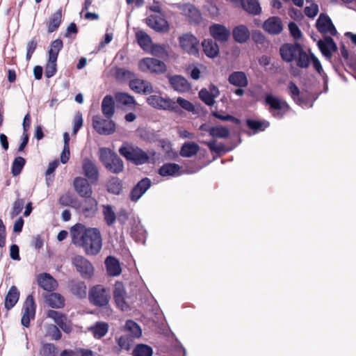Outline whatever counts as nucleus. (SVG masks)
Returning <instances> with one entry per match:
<instances>
[{
	"label": "nucleus",
	"mask_w": 356,
	"mask_h": 356,
	"mask_svg": "<svg viewBox=\"0 0 356 356\" xmlns=\"http://www.w3.org/2000/svg\"><path fill=\"white\" fill-rule=\"evenodd\" d=\"M72 243L83 249L88 255L97 254L102 247L100 232L96 228H86L81 224L74 225L71 229Z\"/></svg>",
	"instance_id": "nucleus-1"
},
{
	"label": "nucleus",
	"mask_w": 356,
	"mask_h": 356,
	"mask_svg": "<svg viewBox=\"0 0 356 356\" xmlns=\"http://www.w3.org/2000/svg\"><path fill=\"white\" fill-rule=\"evenodd\" d=\"M118 151L121 156L136 165L149 163V155H155L154 151H149L147 153L138 146L131 145L127 143H124Z\"/></svg>",
	"instance_id": "nucleus-2"
},
{
	"label": "nucleus",
	"mask_w": 356,
	"mask_h": 356,
	"mask_svg": "<svg viewBox=\"0 0 356 356\" xmlns=\"http://www.w3.org/2000/svg\"><path fill=\"white\" fill-rule=\"evenodd\" d=\"M99 159L104 167L113 174H119L124 170V162L122 159L108 148L99 149Z\"/></svg>",
	"instance_id": "nucleus-3"
},
{
	"label": "nucleus",
	"mask_w": 356,
	"mask_h": 356,
	"mask_svg": "<svg viewBox=\"0 0 356 356\" xmlns=\"http://www.w3.org/2000/svg\"><path fill=\"white\" fill-rule=\"evenodd\" d=\"M265 104L269 106V111L272 115L277 119L282 118L290 108L286 101L282 100L271 94L266 95Z\"/></svg>",
	"instance_id": "nucleus-4"
},
{
	"label": "nucleus",
	"mask_w": 356,
	"mask_h": 356,
	"mask_svg": "<svg viewBox=\"0 0 356 356\" xmlns=\"http://www.w3.org/2000/svg\"><path fill=\"white\" fill-rule=\"evenodd\" d=\"M147 102L152 107L158 109L169 110L178 113L179 107L175 102L170 98H163L156 95H150L147 98Z\"/></svg>",
	"instance_id": "nucleus-5"
},
{
	"label": "nucleus",
	"mask_w": 356,
	"mask_h": 356,
	"mask_svg": "<svg viewBox=\"0 0 356 356\" xmlns=\"http://www.w3.org/2000/svg\"><path fill=\"white\" fill-rule=\"evenodd\" d=\"M138 67L143 72L162 74L166 71L165 64L154 58H143L139 61Z\"/></svg>",
	"instance_id": "nucleus-6"
},
{
	"label": "nucleus",
	"mask_w": 356,
	"mask_h": 356,
	"mask_svg": "<svg viewBox=\"0 0 356 356\" xmlns=\"http://www.w3.org/2000/svg\"><path fill=\"white\" fill-rule=\"evenodd\" d=\"M92 127L100 135L108 136L115 131V123L113 120L98 115L92 117Z\"/></svg>",
	"instance_id": "nucleus-7"
},
{
	"label": "nucleus",
	"mask_w": 356,
	"mask_h": 356,
	"mask_svg": "<svg viewBox=\"0 0 356 356\" xmlns=\"http://www.w3.org/2000/svg\"><path fill=\"white\" fill-rule=\"evenodd\" d=\"M36 305L33 296H27L22 307V325L25 327L30 326L31 320L34 319L35 315Z\"/></svg>",
	"instance_id": "nucleus-8"
},
{
	"label": "nucleus",
	"mask_w": 356,
	"mask_h": 356,
	"mask_svg": "<svg viewBox=\"0 0 356 356\" xmlns=\"http://www.w3.org/2000/svg\"><path fill=\"white\" fill-rule=\"evenodd\" d=\"M72 264L84 278H90L94 273L92 264L84 257L76 255L72 258Z\"/></svg>",
	"instance_id": "nucleus-9"
},
{
	"label": "nucleus",
	"mask_w": 356,
	"mask_h": 356,
	"mask_svg": "<svg viewBox=\"0 0 356 356\" xmlns=\"http://www.w3.org/2000/svg\"><path fill=\"white\" fill-rule=\"evenodd\" d=\"M109 291L101 286H94L90 293V300L95 305L105 306L109 302Z\"/></svg>",
	"instance_id": "nucleus-10"
},
{
	"label": "nucleus",
	"mask_w": 356,
	"mask_h": 356,
	"mask_svg": "<svg viewBox=\"0 0 356 356\" xmlns=\"http://www.w3.org/2000/svg\"><path fill=\"white\" fill-rule=\"evenodd\" d=\"M302 47L298 42L283 44L280 48L282 59L286 63L294 61Z\"/></svg>",
	"instance_id": "nucleus-11"
},
{
	"label": "nucleus",
	"mask_w": 356,
	"mask_h": 356,
	"mask_svg": "<svg viewBox=\"0 0 356 356\" xmlns=\"http://www.w3.org/2000/svg\"><path fill=\"white\" fill-rule=\"evenodd\" d=\"M288 90L291 97L298 105L302 108H310L313 106V102L300 93V89L293 81L289 83Z\"/></svg>",
	"instance_id": "nucleus-12"
},
{
	"label": "nucleus",
	"mask_w": 356,
	"mask_h": 356,
	"mask_svg": "<svg viewBox=\"0 0 356 356\" xmlns=\"http://www.w3.org/2000/svg\"><path fill=\"white\" fill-rule=\"evenodd\" d=\"M179 44L181 49L191 55H197L199 53V41L192 34H184L179 38Z\"/></svg>",
	"instance_id": "nucleus-13"
},
{
	"label": "nucleus",
	"mask_w": 356,
	"mask_h": 356,
	"mask_svg": "<svg viewBox=\"0 0 356 356\" xmlns=\"http://www.w3.org/2000/svg\"><path fill=\"white\" fill-rule=\"evenodd\" d=\"M82 168L85 176L91 182L96 184L99 179V169L94 161L85 158L82 162Z\"/></svg>",
	"instance_id": "nucleus-14"
},
{
	"label": "nucleus",
	"mask_w": 356,
	"mask_h": 356,
	"mask_svg": "<svg viewBox=\"0 0 356 356\" xmlns=\"http://www.w3.org/2000/svg\"><path fill=\"white\" fill-rule=\"evenodd\" d=\"M114 300L118 308L122 311H127L129 305L127 301V293L124 287L121 282H116L113 291Z\"/></svg>",
	"instance_id": "nucleus-15"
},
{
	"label": "nucleus",
	"mask_w": 356,
	"mask_h": 356,
	"mask_svg": "<svg viewBox=\"0 0 356 356\" xmlns=\"http://www.w3.org/2000/svg\"><path fill=\"white\" fill-rule=\"evenodd\" d=\"M316 26L318 31L321 33H330L332 35H335L337 33V30L331 19L326 14H320L316 20Z\"/></svg>",
	"instance_id": "nucleus-16"
},
{
	"label": "nucleus",
	"mask_w": 356,
	"mask_h": 356,
	"mask_svg": "<svg viewBox=\"0 0 356 356\" xmlns=\"http://www.w3.org/2000/svg\"><path fill=\"white\" fill-rule=\"evenodd\" d=\"M209 29L210 35L216 41L222 43L229 40L230 31L225 26L220 24H213Z\"/></svg>",
	"instance_id": "nucleus-17"
},
{
	"label": "nucleus",
	"mask_w": 356,
	"mask_h": 356,
	"mask_svg": "<svg viewBox=\"0 0 356 356\" xmlns=\"http://www.w3.org/2000/svg\"><path fill=\"white\" fill-rule=\"evenodd\" d=\"M47 316L54 320L63 332L70 333L72 331V323L64 314L55 310H49Z\"/></svg>",
	"instance_id": "nucleus-18"
},
{
	"label": "nucleus",
	"mask_w": 356,
	"mask_h": 356,
	"mask_svg": "<svg viewBox=\"0 0 356 356\" xmlns=\"http://www.w3.org/2000/svg\"><path fill=\"white\" fill-rule=\"evenodd\" d=\"M146 24L156 32H167L169 29L168 22L163 17L151 15L145 19Z\"/></svg>",
	"instance_id": "nucleus-19"
},
{
	"label": "nucleus",
	"mask_w": 356,
	"mask_h": 356,
	"mask_svg": "<svg viewBox=\"0 0 356 356\" xmlns=\"http://www.w3.org/2000/svg\"><path fill=\"white\" fill-rule=\"evenodd\" d=\"M76 192L82 197H90L92 191L90 184L87 179L83 177H76L73 182Z\"/></svg>",
	"instance_id": "nucleus-20"
},
{
	"label": "nucleus",
	"mask_w": 356,
	"mask_h": 356,
	"mask_svg": "<svg viewBox=\"0 0 356 356\" xmlns=\"http://www.w3.org/2000/svg\"><path fill=\"white\" fill-rule=\"evenodd\" d=\"M130 88L137 93L148 95L153 92V86L152 83L146 80L134 79L129 81Z\"/></svg>",
	"instance_id": "nucleus-21"
},
{
	"label": "nucleus",
	"mask_w": 356,
	"mask_h": 356,
	"mask_svg": "<svg viewBox=\"0 0 356 356\" xmlns=\"http://www.w3.org/2000/svg\"><path fill=\"white\" fill-rule=\"evenodd\" d=\"M263 29L271 35H278L283 30L282 20L278 17H270L264 22Z\"/></svg>",
	"instance_id": "nucleus-22"
},
{
	"label": "nucleus",
	"mask_w": 356,
	"mask_h": 356,
	"mask_svg": "<svg viewBox=\"0 0 356 356\" xmlns=\"http://www.w3.org/2000/svg\"><path fill=\"white\" fill-rule=\"evenodd\" d=\"M318 47L323 55L327 58H331L332 53L337 50V47L331 37H325L318 42Z\"/></svg>",
	"instance_id": "nucleus-23"
},
{
	"label": "nucleus",
	"mask_w": 356,
	"mask_h": 356,
	"mask_svg": "<svg viewBox=\"0 0 356 356\" xmlns=\"http://www.w3.org/2000/svg\"><path fill=\"white\" fill-rule=\"evenodd\" d=\"M151 186V181L148 178L141 179L131 191V200H138Z\"/></svg>",
	"instance_id": "nucleus-24"
},
{
	"label": "nucleus",
	"mask_w": 356,
	"mask_h": 356,
	"mask_svg": "<svg viewBox=\"0 0 356 356\" xmlns=\"http://www.w3.org/2000/svg\"><path fill=\"white\" fill-rule=\"evenodd\" d=\"M169 82L174 90L179 92H185L190 90L191 85L184 76L175 75L169 78Z\"/></svg>",
	"instance_id": "nucleus-25"
},
{
	"label": "nucleus",
	"mask_w": 356,
	"mask_h": 356,
	"mask_svg": "<svg viewBox=\"0 0 356 356\" xmlns=\"http://www.w3.org/2000/svg\"><path fill=\"white\" fill-rule=\"evenodd\" d=\"M38 282L40 287L48 291H54L58 286L56 280L47 273L40 274L38 277Z\"/></svg>",
	"instance_id": "nucleus-26"
},
{
	"label": "nucleus",
	"mask_w": 356,
	"mask_h": 356,
	"mask_svg": "<svg viewBox=\"0 0 356 356\" xmlns=\"http://www.w3.org/2000/svg\"><path fill=\"white\" fill-rule=\"evenodd\" d=\"M232 36L236 42L243 44L250 38V31L245 25H238L233 29Z\"/></svg>",
	"instance_id": "nucleus-27"
},
{
	"label": "nucleus",
	"mask_w": 356,
	"mask_h": 356,
	"mask_svg": "<svg viewBox=\"0 0 356 356\" xmlns=\"http://www.w3.org/2000/svg\"><path fill=\"white\" fill-rule=\"evenodd\" d=\"M230 84L238 88H245L248 84V78L243 72L237 71L232 72L228 78Z\"/></svg>",
	"instance_id": "nucleus-28"
},
{
	"label": "nucleus",
	"mask_w": 356,
	"mask_h": 356,
	"mask_svg": "<svg viewBox=\"0 0 356 356\" xmlns=\"http://www.w3.org/2000/svg\"><path fill=\"white\" fill-rule=\"evenodd\" d=\"M202 46L204 54L209 58H213L219 54V47L212 39L204 40Z\"/></svg>",
	"instance_id": "nucleus-29"
},
{
	"label": "nucleus",
	"mask_w": 356,
	"mask_h": 356,
	"mask_svg": "<svg viewBox=\"0 0 356 356\" xmlns=\"http://www.w3.org/2000/svg\"><path fill=\"white\" fill-rule=\"evenodd\" d=\"M102 111L104 115L110 119L115 113L114 100L111 95H106L102 102Z\"/></svg>",
	"instance_id": "nucleus-30"
},
{
	"label": "nucleus",
	"mask_w": 356,
	"mask_h": 356,
	"mask_svg": "<svg viewBox=\"0 0 356 356\" xmlns=\"http://www.w3.org/2000/svg\"><path fill=\"white\" fill-rule=\"evenodd\" d=\"M45 302L52 308H62L65 304L64 298L59 293H51L44 296Z\"/></svg>",
	"instance_id": "nucleus-31"
},
{
	"label": "nucleus",
	"mask_w": 356,
	"mask_h": 356,
	"mask_svg": "<svg viewBox=\"0 0 356 356\" xmlns=\"http://www.w3.org/2000/svg\"><path fill=\"white\" fill-rule=\"evenodd\" d=\"M181 167L177 163H164L159 169V174L162 177L179 175Z\"/></svg>",
	"instance_id": "nucleus-32"
},
{
	"label": "nucleus",
	"mask_w": 356,
	"mask_h": 356,
	"mask_svg": "<svg viewBox=\"0 0 356 356\" xmlns=\"http://www.w3.org/2000/svg\"><path fill=\"white\" fill-rule=\"evenodd\" d=\"M19 298V292L15 286H12L8 291L5 298V307L9 310L17 302Z\"/></svg>",
	"instance_id": "nucleus-33"
},
{
	"label": "nucleus",
	"mask_w": 356,
	"mask_h": 356,
	"mask_svg": "<svg viewBox=\"0 0 356 356\" xmlns=\"http://www.w3.org/2000/svg\"><path fill=\"white\" fill-rule=\"evenodd\" d=\"M108 274L111 276H118L121 273V267L118 260L113 257H108L105 261Z\"/></svg>",
	"instance_id": "nucleus-34"
},
{
	"label": "nucleus",
	"mask_w": 356,
	"mask_h": 356,
	"mask_svg": "<svg viewBox=\"0 0 356 356\" xmlns=\"http://www.w3.org/2000/svg\"><path fill=\"white\" fill-rule=\"evenodd\" d=\"M200 150V147L194 142H186L183 144L180 149V155L183 157L189 158L195 156Z\"/></svg>",
	"instance_id": "nucleus-35"
},
{
	"label": "nucleus",
	"mask_w": 356,
	"mask_h": 356,
	"mask_svg": "<svg viewBox=\"0 0 356 356\" xmlns=\"http://www.w3.org/2000/svg\"><path fill=\"white\" fill-rule=\"evenodd\" d=\"M115 99L118 103L131 109L134 108L136 104L134 97L126 92L117 93L115 95Z\"/></svg>",
	"instance_id": "nucleus-36"
},
{
	"label": "nucleus",
	"mask_w": 356,
	"mask_h": 356,
	"mask_svg": "<svg viewBox=\"0 0 356 356\" xmlns=\"http://www.w3.org/2000/svg\"><path fill=\"white\" fill-rule=\"evenodd\" d=\"M184 11L191 23L199 24L202 20V15L198 9L193 5L186 6Z\"/></svg>",
	"instance_id": "nucleus-37"
},
{
	"label": "nucleus",
	"mask_w": 356,
	"mask_h": 356,
	"mask_svg": "<svg viewBox=\"0 0 356 356\" xmlns=\"http://www.w3.org/2000/svg\"><path fill=\"white\" fill-rule=\"evenodd\" d=\"M242 6L246 12L253 15H259L261 12L259 0H245Z\"/></svg>",
	"instance_id": "nucleus-38"
},
{
	"label": "nucleus",
	"mask_w": 356,
	"mask_h": 356,
	"mask_svg": "<svg viewBox=\"0 0 356 356\" xmlns=\"http://www.w3.org/2000/svg\"><path fill=\"white\" fill-rule=\"evenodd\" d=\"M79 209L85 216L90 217L95 214L97 210V202H81Z\"/></svg>",
	"instance_id": "nucleus-39"
},
{
	"label": "nucleus",
	"mask_w": 356,
	"mask_h": 356,
	"mask_svg": "<svg viewBox=\"0 0 356 356\" xmlns=\"http://www.w3.org/2000/svg\"><path fill=\"white\" fill-rule=\"evenodd\" d=\"M62 18V13L61 10L59 9L56 13H54L49 19V21L47 22V31L49 33H52L56 31L60 23Z\"/></svg>",
	"instance_id": "nucleus-40"
},
{
	"label": "nucleus",
	"mask_w": 356,
	"mask_h": 356,
	"mask_svg": "<svg viewBox=\"0 0 356 356\" xmlns=\"http://www.w3.org/2000/svg\"><path fill=\"white\" fill-rule=\"evenodd\" d=\"M311 60V54L308 55L302 47L295 61L298 67L300 68H307L310 65Z\"/></svg>",
	"instance_id": "nucleus-41"
},
{
	"label": "nucleus",
	"mask_w": 356,
	"mask_h": 356,
	"mask_svg": "<svg viewBox=\"0 0 356 356\" xmlns=\"http://www.w3.org/2000/svg\"><path fill=\"white\" fill-rule=\"evenodd\" d=\"M107 191L114 195H120L122 191V181L118 177H112L106 184Z\"/></svg>",
	"instance_id": "nucleus-42"
},
{
	"label": "nucleus",
	"mask_w": 356,
	"mask_h": 356,
	"mask_svg": "<svg viewBox=\"0 0 356 356\" xmlns=\"http://www.w3.org/2000/svg\"><path fill=\"white\" fill-rule=\"evenodd\" d=\"M125 331L131 338H138L142 334L140 326L133 321H127L125 324Z\"/></svg>",
	"instance_id": "nucleus-43"
},
{
	"label": "nucleus",
	"mask_w": 356,
	"mask_h": 356,
	"mask_svg": "<svg viewBox=\"0 0 356 356\" xmlns=\"http://www.w3.org/2000/svg\"><path fill=\"white\" fill-rule=\"evenodd\" d=\"M102 213L104 219L108 226H111L115 222L117 216L111 206L108 204L103 205Z\"/></svg>",
	"instance_id": "nucleus-44"
},
{
	"label": "nucleus",
	"mask_w": 356,
	"mask_h": 356,
	"mask_svg": "<svg viewBox=\"0 0 356 356\" xmlns=\"http://www.w3.org/2000/svg\"><path fill=\"white\" fill-rule=\"evenodd\" d=\"M63 47V41L56 39L51 42L50 49L48 51L49 58L57 60L58 54Z\"/></svg>",
	"instance_id": "nucleus-45"
},
{
	"label": "nucleus",
	"mask_w": 356,
	"mask_h": 356,
	"mask_svg": "<svg viewBox=\"0 0 356 356\" xmlns=\"http://www.w3.org/2000/svg\"><path fill=\"white\" fill-rule=\"evenodd\" d=\"M210 136L215 138H227L229 136V130L222 126L212 127L209 129Z\"/></svg>",
	"instance_id": "nucleus-46"
},
{
	"label": "nucleus",
	"mask_w": 356,
	"mask_h": 356,
	"mask_svg": "<svg viewBox=\"0 0 356 356\" xmlns=\"http://www.w3.org/2000/svg\"><path fill=\"white\" fill-rule=\"evenodd\" d=\"M86 285L83 282H75L71 286L72 292L80 298L86 296Z\"/></svg>",
	"instance_id": "nucleus-47"
},
{
	"label": "nucleus",
	"mask_w": 356,
	"mask_h": 356,
	"mask_svg": "<svg viewBox=\"0 0 356 356\" xmlns=\"http://www.w3.org/2000/svg\"><path fill=\"white\" fill-rule=\"evenodd\" d=\"M152 348L145 344H138L133 351L134 356H152Z\"/></svg>",
	"instance_id": "nucleus-48"
},
{
	"label": "nucleus",
	"mask_w": 356,
	"mask_h": 356,
	"mask_svg": "<svg viewBox=\"0 0 356 356\" xmlns=\"http://www.w3.org/2000/svg\"><path fill=\"white\" fill-rule=\"evenodd\" d=\"M136 37L138 44L143 49L148 47L152 42L151 38L143 31H138L136 34Z\"/></svg>",
	"instance_id": "nucleus-49"
},
{
	"label": "nucleus",
	"mask_w": 356,
	"mask_h": 356,
	"mask_svg": "<svg viewBox=\"0 0 356 356\" xmlns=\"http://www.w3.org/2000/svg\"><path fill=\"white\" fill-rule=\"evenodd\" d=\"M108 325L106 323H97L94 327L91 328L94 336L96 338H101L104 337L108 332Z\"/></svg>",
	"instance_id": "nucleus-50"
},
{
	"label": "nucleus",
	"mask_w": 356,
	"mask_h": 356,
	"mask_svg": "<svg viewBox=\"0 0 356 356\" xmlns=\"http://www.w3.org/2000/svg\"><path fill=\"white\" fill-rule=\"evenodd\" d=\"M26 163L25 159L22 156L16 157L12 164V174L14 176L19 175Z\"/></svg>",
	"instance_id": "nucleus-51"
},
{
	"label": "nucleus",
	"mask_w": 356,
	"mask_h": 356,
	"mask_svg": "<svg viewBox=\"0 0 356 356\" xmlns=\"http://www.w3.org/2000/svg\"><path fill=\"white\" fill-rule=\"evenodd\" d=\"M246 123L250 129L255 131H263L270 124L267 121L261 122L254 120H248Z\"/></svg>",
	"instance_id": "nucleus-52"
},
{
	"label": "nucleus",
	"mask_w": 356,
	"mask_h": 356,
	"mask_svg": "<svg viewBox=\"0 0 356 356\" xmlns=\"http://www.w3.org/2000/svg\"><path fill=\"white\" fill-rule=\"evenodd\" d=\"M57 60L48 58V62L45 67L44 74L47 78H51L56 73Z\"/></svg>",
	"instance_id": "nucleus-53"
},
{
	"label": "nucleus",
	"mask_w": 356,
	"mask_h": 356,
	"mask_svg": "<svg viewBox=\"0 0 356 356\" xmlns=\"http://www.w3.org/2000/svg\"><path fill=\"white\" fill-rule=\"evenodd\" d=\"M200 99L207 105L213 106L215 104V97L208 92V90L202 88L199 92Z\"/></svg>",
	"instance_id": "nucleus-54"
},
{
	"label": "nucleus",
	"mask_w": 356,
	"mask_h": 356,
	"mask_svg": "<svg viewBox=\"0 0 356 356\" xmlns=\"http://www.w3.org/2000/svg\"><path fill=\"white\" fill-rule=\"evenodd\" d=\"M206 144L209 149L215 153L220 154L225 152V147L222 144H217L215 140H211L210 141L204 142Z\"/></svg>",
	"instance_id": "nucleus-55"
},
{
	"label": "nucleus",
	"mask_w": 356,
	"mask_h": 356,
	"mask_svg": "<svg viewBox=\"0 0 356 356\" xmlns=\"http://www.w3.org/2000/svg\"><path fill=\"white\" fill-rule=\"evenodd\" d=\"M212 115L220 120H222V121H230L233 123H235V124H239L240 123V120L231 115H229V114H227V115H222V114H220L218 111H214L212 112Z\"/></svg>",
	"instance_id": "nucleus-56"
},
{
	"label": "nucleus",
	"mask_w": 356,
	"mask_h": 356,
	"mask_svg": "<svg viewBox=\"0 0 356 356\" xmlns=\"http://www.w3.org/2000/svg\"><path fill=\"white\" fill-rule=\"evenodd\" d=\"M83 117L81 112H77L73 120V134H76L80 128L83 126Z\"/></svg>",
	"instance_id": "nucleus-57"
},
{
	"label": "nucleus",
	"mask_w": 356,
	"mask_h": 356,
	"mask_svg": "<svg viewBox=\"0 0 356 356\" xmlns=\"http://www.w3.org/2000/svg\"><path fill=\"white\" fill-rule=\"evenodd\" d=\"M289 30L290 31L291 35L295 40H300L302 38V32L295 22H291L289 24Z\"/></svg>",
	"instance_id": "nucleus-58"
},
{
	"label": "nucleus",
	"mask_w": 356,
	"mask_h": 356,
	"mask_svg": "<svg viewBox=\"0 0 356 356\" xmlns=\"http://www.w3.org/2000/svg\"><path fill=\"white\" fill-rule=\"evenodd\" d=\"M134 76V74L126 69L124 68H118L115 72V77L118 80H125L127 79H130Z\"/></svg>",
	"instance_id": "nucleus-59"
},
{
	"label": "nucleus",
	"mask_w": 356,
	"mask_h": 356,
	"mask_svg": "<svg viewBox=\"0 0 356 356\" xmlns=\"http://www.w3.org/2000/svg\"><path fill=\"white\" fill-rule=\"evenodd\" d=\"M131 338L127 335L121 336L118 339V344L121 349L128 350L131 347Z\"/></svg>",
	"instance_id": "nucleus-60"
},
{
	"label": "nucleus",
	"mask_w": 356,
	"mask_h": 356,
	"mask_svg": "<svg viewBox=\"0 0 356 356\" xmlns=\"http://www.w3.org/2000/svg\"><path fill=\"white\" fill-rule=\"evenodd\" d=\"M175 103L178 106H181L186 111H193L195 110V107L192 103L181 97H179L177 98V102H175Z\"/></svg>",
	"instance_id": "nucleus-61"
},
{
	"label": "nucleus",
	"mask_w": 356,
	"mask_h": 356,
	"mask_svg": "<svg viewBox=\"0 0 356 356\" xmlns=\"http://www.w3.org/2000/svg\"><path fill=\"white\" fill-rule=\"evenodd\" d=\"M312 4L309 6L305 8V14L309 18H314L318 13V6L316 3L311 2Z\"/></svg>",
	"instance_id": "nucleus-62"
},
{
	"label": "nucleus",
	"mask_w": 356,
	"mask_h": 356,
	"mask_svg": "<svg viewBox=\"0 0 356 356\" xmlns=\"http://www.w3.org/2000/svg\"><path fill=\"white\" fill-rule=\"evenodd\" d=\"M38 45V41L35 39H32L28 42L26 45V58L27 60H29L32 57L33 54L34 53Z\"/></svg>",
	"instance_id": "nucleus-63"
},
{
	"label": "nucleus",
	"mask_w": 356,
	"mask_h": 356,
	"mask_svg": "<svg viewBox=\"0 0 356 356\" xmlns=\"http://www.w3.org/2000/svg\"><path fill=\"white\" fill-rule=\"evenodd\" d=\"M47 333L53 339L58 340L61 337V332L59 329L54 325H49L47 328Z\"/></svg>",
	"instance_id": "nucleus-64"
}]
</instances>
